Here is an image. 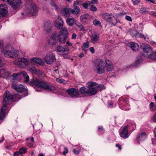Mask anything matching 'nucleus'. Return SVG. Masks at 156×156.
<instances>
[{
  "mask_svg": "<svg viewBox=\"0 0 156 156\" xmlns=\"http://www.w3.org/2000/svg\"><path fill=\"white\" fill-rule=\"evenodd\" d=\"M30 84L35 87V90L37 92L41 91L42 88L50 91L55 90V87L51 84L40 81L36 78H33L30 82Z\"/></svg>",
  "mask_w": 156,
  "mask_h": 156,
  "instance_id": "nucleus-1",
  "label": "nucleus"
},
{
  "mask_svg": "<svg viewBox=\"0 0 156 156\" xmlns=\"http://www.w3.org/2000/svg\"><path fill=\"white\" fill-rule=\"evenodd\" d=\"M13 96L9 91H6L4 95L3 105L0 110V120L3 119L6 115L7 105L10 103L13 99Z\"/></svg>",
  "mask_w": 156,
  "mask_h": 156,
  "instance_id": "nucleus-2",
  "label": "nucleus"
},
{
  "mask_svg": "<svg viewBox=\"0 0 156 156\" xmlns=\"http://www.w3.org/2000/svg\"><path fill=\"white\" fill-rule=\"evenodd\" d=\"M68 32L67 28L63 27L59 32L58 35V39L59 41L62 43H64L68 36Z\"/></svg>",
  "mask_w": 156,
  "mask_h": 156,
  "instance_id": "nucleus-3",
  "label": "nucleus"
},
{
  "mask_svg": "<svg viewBox=\"0 0 156 156\" xmlns=\"http://www.w3.org/2000/svg\"><path fill=\"white\" fill-rule=\"evenodd\" d=\"M14 63L20 67L24 68L29 64V61L27 58L22 57L16 59Z\"/></svg>",
  "mask_w": 156,
  "mask_h": 156,
  "instance_id": "nucleus-4",
  "label": "nucleus"
},
{
  "mask_svg": "<svg viewBox=\"0 0 156 156\" xmlns=\"http://www.w3.org/2000/svg\"><path fill=\"white\" fill-rule=\"evenodd\" d=\"M102 16L104 20L109 22L111 24L115 25L117 23L116 19L112 14L105 13L102 15Z\"/></svg>",
  "mask_w": 156,
  "mask_h": 156,
  "instance_id": "nucleus-5",
  "label": "nucleus"
},
{
  "mask_svg": "<svg viewBox=\"0 0 156 156\" xmlns=\"http://www.w3.org/2000/svg\"><path fill=\"white\" fill-rule=\"evenodd\" d=\"M3 54L4 56L10 58H16L18 56V52L15 49L12 50H5L2 51Z\"/></svg>",
  "mask_w": 156,
  "mask_h": 156,
  "instance_id": "nucleus-6",
  "label": "nucleus"
},
{
  "mask_svg": "<svg viewBox=\"0 0 156 156\" xmlns=\"http://www.w3.org/2000/svg\"><path fill=\"white\" fill-rule=\"evenodd\" d=\"M56 60L55 54L51 52L48 53L44 58L45 62L48 64H52Z\"/></svg>",
  "mask_w": 156,
  "mask_h": 156,
  "instance_id": "nucleus-7",
  "label": "nucleus"
},
{
  "mask_svg": "<svg viewBox=\"0 0 156 156\" xmlns=\"http://www.w3.org/2000/svg\"><path fill=\"white\" fill-rule=\"evenodd\" d=\"M6 2L15 9H17L21 5V0H2Z\"/></svg>",
  "mask_w": 156,
  "mask_h": 156,
  "instance_id": "nucleus-8",
  "label": "nucleus"
},
{
  "mask_svg": "<svg viewBox=\"0 0 156 156\" xmlns=\"http://www.w3.org/2000/svg\"><path fill=\"white\" fill-rule=\"evenodd\" d=\"M140 48L143 50L144 53L143 55L144 56H146L148 54H151L153 52L152 48L147 44H141Z\"/></svg>",
  "mask_w": 156,
  "mask_h": 156,
  "instance_id": "nucleus-9",
  "label": "nucleus"
},
{
  "mask_svg": "<svg viewBox=\"0 0 156 156\" xmlns=\"http://www.w3.org/2000/svg\"><path fill=\"white\" fill-rule=\"evenodd\" d=\"M97 62L98 65L96 67L97 73L99 74L104 73L105 72V67L104 62L101 60L99 59Z\"/></svg>",
  "mask_w": 156,
  "mask_h": 156,
  "instance_id": "nucleus-10",
  "label": "nucleus"
},
{
  "mask_svg": "<svg viewBox=\"0 0 156 156\" xmlns=\"http://www.w3.org/2000/svg\"><path fill=\"white\" fill-rule=\"evenodd\" d=\"M55 50L57 52L62 54H65L68 53L69 51V49L67 45L60 44L57 46Z\"/></svg>",
  "mask_w": 156,
  "mask_h": 156,
  "instance_id": "nucleus-11",
  "label": "nucleus"
},
{
  "mask_svg": "<svg viewBox=\"0 0 156 156\" xmlns=\"http://www.w3.org/2000/svg\"><path fill=\"white\" fill-rule=\"evenodd\" d=\"M12 87L15 90L19 92L26 91V87L23 85H18L16 83H13L12 84Z\"/></svg>",
  "mask_w": 156,
  "mask_h": 156,
  "instance_id": "nucleus-12",
  "label": "nucleus"
},
{
  "mask_svg": "<svg viewBox=\"0 0 156 156\" xmlns=\"http://www.w3.org/2000/svg\"><path fill=\"white\" fill-rule=\"evenodd\" d=\"M91 16L89 14L86 13L81 16L80 17V20L81 22L84 24H88L91 19Z\"/></svg>",
  "mask_w": 156,
  "mask_h": 156,
  "instance_id": "nucleus-13",
  "label": "nucleus"
},
{
  "mask_svg": "<svg viewBox=\"0 0 156 156\" xmlns=\"http://www.w3.org/2000/svg\"><path fill=\"white\" fill-rule=\"evenodd\" d=\"M37 7L33 4L30 6L29 9L27 10V12L31 16H34L37 15Z\"/></svg>",
  "mask_w": 156,
  "mask_h": 156,
  "instance_id": "nucleus-14",
  "label": "nucleus"
},
{
  "mask_svg": "<svg viewBox=\"0 0 156 156\" xmlns=\"http://www.w3.org/2000/svg\"><path fill=\"white\" fill-rule=\"evenodd\" d=\"M66 92L71 97L77 98L78 97V91L74 88H69L67 90Z\"/></svg>",
  "mask_w": 156,
  "mask_h": 156,
  "instance_id": "nucleus-15",
  "label": "nucleus"
},
{
  "mask_svg": "<svg viewBox=\"0 0 156 156\" xmlns=\"http://www.w3.org/2000/svg\"><path fill=\"white\" fill-rule=\"evenodd\" d=\"M8 8L5 5L1 4L0 5V18L5 16L8 13Z\"/></svg>",
  "mask_w": 156,
  "mask_h": 156,
  "instance_id": "nucleus-16",
  "label": "nucleus"
},
{
  "mask_svg": "<svg viewBox=\"0 0 156 156\" xmlns=\"http://www.w3.org/2000/svg\"><path fill=\"white\" fill-rule=\"evenodd\" d=\"M58 35L56 33L52 34L48 41V42L51 45H54L58 41Z\"/></svg>",
  "mask_w": 156,
  "mask_h": 156,
  "instance_id": "nucleus-17",
  "label": "nucleus"
},
{
  "mask_svg": "<svg viewBox=\"0 0 156 156\" xmlns=\"http://www.w3.org/2000/svg\"><path fill=\"white\" fill-rule=\"evenodd\" d=\"M63 21L62 18L60 17H58L55 20L54 23L55 27L58 29H61L63 26Z\"/></svg>",
  "mask_w": 156,
  "mask_h": 156,
  "instance_id": "nucleus-18",
  "label": "nucleus"
},
{
  "mask_svg": "<svg viewBox=\"0 0 156 156\" xmlns=\"http://www.w3.org/2000/svg\"><path fill=\"white\" fill-rule=\"evenodd\" d=\"M29 70L32 73H35L41 77H44L45 76V74L43 72L36 69L34 67H33L30 68Z\"/></svg>",
  "mask_w": 156,
  "mask_h": 156,
  "instance_id": "nucleus-19",
  "label": "nucleus"
},
{
  "mask_svg": "<svg viewBox=\"0 0 156 156\" xmlns=\"http://www.w3.org/2000/svg\"><path fill=\"white\" fill-rule=\"evenodd\" d=\"M128 126H125L123 128L122 131L120 133L121 137L124 139L127 138L129 136L128 130Z\"/></svg>",
  "mask_w": 156,
  "mask_h": 156,
  "instance_id": "nucleus-20",
  "label": "nucleus"
},
{
  "mask_svg": "<svg viewBox=\"0 0 156 156\" xmlns=\"http://www.w3.org/2000/svg\"><path fill=\"white\" fill-rule=\"evenodd\" d=\"M128 46L133 51H136L138 50L139 48L138 44L134 42H131L128 44Z\"/></svg>",
  "mask_w": 156,
  "mask_h": 156,
  "instance_id": "nucleus-21",
  "label": "nucleus"
},
{
  "mask_svg": "<svg viewBox=\"0 0 156 156\" xmlns=\"http://www.w3.org/2000/svg\"><path fill=\"white\" fill-rule=\"evenodd\" d=\"M99 34L95 33L92 35L91 37V41L94 44L97 43L99 41Z\"/></svg>",
  "mask_w": 156,
  "mask_h": 156,
  "instance_id": "nucleus-22",
  "label": "nucleus"
},
{
  "mask_svg": "<svg viewBox=\"0 0 156 156\" xmlns=\"http://www.w3.org/2000/svg\"><path fill=\"white\" fill-rule=\"evenodd\" d=\"M147 137V135L144 132L139 133L137 135L136 139L138 140H144Z\"/></svg>",
  "mask_w": 156,
  "mask_h": 156,
  "instance_id": "nucleus-23",
  "label": "nucleus"
},
{
  "mask_svg": "<svg viewBox=\"0 0 156 156\" xmlns=\"http://www.w3.org/2000/svg\"><path fill=\"white\" fill-rule=\"evenodd\" d=\"M30 61L33 64L37 63L41 66H43L44 65L42 60L38 58H32L30 59Z\"/></svg>",
  "mask_w": 156,
  "mask_h": 156,
  "instance_id": "nucleus-24",
  "label": "nucleus"
},
{
  "mask_svg": "<svg viewBox=\"0 0 156 156\" xmlns=\"http://www.w3.org/2000/svg\"><path fill=\"white\" fill-rule=\"evenodd\" d=\"M51 24L50 22H46L45 23L44 28V31L45 32L48 33L50 31L51 28Z\"/></svg>",
  "mask_w": 156,
  "mask_h": 156,
  "instance_id": "nucleus-25",
  "label": "nucleus"
},
{
  "mask_svg": "<svg viewBox=\"0 0 156 156\" xmlns=\"http://www.w3.org/2000/svg\"><path fill=\"white\" fill-rule=\"evenodd\" d=\"M98 91L97 88L94 87L89 88L88 90V95L89 96L96 94Z\"/></svg>",
  "mask_w": 156,
  "mask_h": 156,
  "instance_id": "nucleus-26",
  "label": "nucleus"
},
{
  "mask_svg": "<svg viewBox=\"0 0 156 156\" xmlns=\"http://www.w3.org/2000/svg\"><path fill=\"white\" fill-rule=\"evenodd\" d=\"M70 8L66 7L63 8L62 13L64 16L67 17L70 16Z\"/></svg>",
  "mask_w": 156,
  "mask_h": 156,
  "instance_id": "nucleus-27",
  "label": "nucleus"
},
{
  "mask_svg": "<svg viewBox=\"0 0 156 156\" xmlns=\"http://www.w3.org/2000/svg\"><path fill=\"white\" fill-rule=\"evenodd\" d=\"M76 20L73 18H68L66 19V22L69 26H72L74 24Z\"/></svg>",
  "mask_w": 156,
  "mask_h": 156,
  "instance_id": "nucleus-28",
  "label": "nucleus"
},
{
  "mask_svg": "<svg viewBox=\"0 0 156 156\" xmlns=\"http://www.w3.org/2000/svg\"><path fill=\"white\" fill-rule=\"evenodd\" d=\"M71 11L73 14L76 15L80 12V9L78 6H74V9L71 10Z\"/></svg>",
  "mask_w": 156,
  "mask_h": 156,
  "instance_id": "nucleus-29",
  "label": "nucleus"
},
{
  "mask_svg": "<svg viewBox=\"0 0 156 156\" xmlns=\"http://www.w3.org/2000/svg\"><path fill=\"white\" fill-rule=\"evenodd\" d=\"M2 75L4 76V77L7 78L10 75V73L7 69H2Z\"/></svg>",
  "mask_w": 156,
  "mask_h": 156,
  "instance_id": "nucleus-30",
  "label": "nucleus"
},
{
  "mask_svg": "<svg viewBox=\"0 0 156 156\" xmlns=\"http://www.w3.org/2000/svg\"><path fill=\"white\" fill-rule=\"evenodd\" d=\"M88 89H87L85 87H83L80 88V93L82 94H87L88 95Z\"/></svg>",
  "mask_w": 156,
  "mask_h": 156,
  "instance_id": "nucleus-31",
  "label": "nucleus"
},
{
  "mask_svg": "<svg viewBox=\"0 0 156 156\" xmlns=\"http://www.w3.org/2000/svg\"><path fill=\"white\" fill-rule=\"evenodd\" d=\"M21 75L23 76L24 78V81L26 82H28L29 80V76L27 74V73L24 72H21Z\"/></svg>",
  "mask_w": 156,
  "mask_h": 156,
  "instance_id": "nucleus-32",
  "label": "nucleus"
},
{
  "mask_svg": "<svg viewBox=\"0 0 156 156\" xmlns=\"http://www.w3.org/2000/svg\"><path fill=\"white\" fill-rule=\"evenodd\" d=\"M149 108L151 111H155L156 110V105H154V103L152 102L150 104Z\"/></svg>",
  "mask_w": 156,
  "mask_h": 156,
  "instance_id": "nucleus-33",
  "label": "nucleus"
},
{
  "mask_svg": "<svg viewBox=\"0 0 156 156\" xmlns=\"http://www.w3.org/2000/svg\"><path fill=\"white\" fill-rule=\"evenodd\" d=\"M148 57L149 58L153 60H156V55L155 53H154L153 52H152L151 54H150L148 55Z\"/></svg>",
  "mask_w": 156,
  "mask_h": 156,
  "instance_id": "nucleus-34",
  "label": "nucleus"
},
{
  "mask_svg": "<svg viewBox=\"0 0 156 156\" xmlns=\"http://www.w3.org/2000/svg\"><path fill=\"white\" fill-rule=\"evenodd\" d=\"M141 61V60L140 59V57H137L134 63L135 66L136 67H137Z\"/></svg>",
  "mask_w": 156,
  "mask_h": 156,
  "instance_id": "nucleus-35",
  "label": "nucleus"
},
{
  "mask_svg": "<svg viewBox=\"0 0 156 156\" xmlns=\"http://www.w3.org/2000/svg\"><path fill=\"white\" fill-rule=\"evenodd\" d=\"M20 75H21V72L14 73L12 75V80H15L18 78V76Z\"/></svg>",
  "mask_w": 156,
  "mask_h": 156,
  "instance_id": "nucleus-36",
  "label": "nucleus"
},
{
  "mask_svg": "<svg viewBox=\"0 0 156 156\" xmlns=\"http://www.w3.org/2000/svg\"><path fill=\"white\" fill-rule=\"evenodd\" d=\"M27 151V149L25 147H23L19 149V153L20 154H24Z\"/></svg>",
  "mask_w": 156,
  "mask_h": 156,
  "instance_id": "nucleus-37",
  "label": "nucleus"
},
{
  "mask_svg": "<svg viewBox=\"0 0 156 156\" xmlns=\"http://www.w3.org/2000/svg\"><path fill=\"white\" fill-rule=\"evenodd\" d=\"M90 1H87L85 3L82 4V6L85 9H87L88 6L90 5Z\"/></svg>",
  "mask_w": 156,
  "mask_h": 156,
  "instance_id": "nucleus-38",
  "label": "nucleus"
},
{
  "mask_svg": "<svg viewBox=\"0 0 156 156\" xmlns=\"http://www.w3.org/2000/svg\"><path fill=\"white\" fill-rule=\"evenodd\" d=\"M97 84L96 83L94 82H89L87 83L89 88L93 87L96 86Z\"/></svg>",
  "mask_w": 156,
  "mask_h": 156,
  "instance_id": "nucleus-39",
  "label": "nucleus"
},
{
  "mask_svg": "<svg viewBox=\"0 0 156 156\" xmlns=\"http://www.w3.org/2000/svg\"><path fill=\"white\" fill-rule=\"evenodd\" d=\"M93 24L95 26H100L101 23L100 21L98 20H94L93 21Z\"/></svg>",
  "mask_w": 156,
  "mask_h": 156,
  "instance_id": "nucleus-40",
  "label": "nucleus"
},
{
  "mask_svg": "<svg viewBox=\"0 0 156 156\" xmlns=\"http://www.w3.org/2000/svg\"><path fill=\"white\" fill-rule=\"evenodd\" d=\"M140 12L141 13H146L148 11L147 10L146 8L145 7H141L140 8Z\"/></svg>",
  "mask_w": 156,
  "mask_h": 156,
  "instance_id": "nucleus-41",
  "label": "nucleus"
},
{
  "mask_svg": "<svg viewBox=\"0 0 156 156\" xmlns=\"http://www.w3.org/2000/svg\"><path fill=\"white\" fill-rule=\"evenodd\" d=\"M89 47V43L87 42L83 44V49L84 50H86L85 49L88 48Z\"/></svg>",
  "mask_w": 156,
  "mask_h": 156,
  "instance_id": "nucleus-42",
  "label": "nucleus"
},
{
  "mask_svg": "<svg viewBox=\"0 0 156 156\" xmlns=\"http://www.w3.org/2000/svg\"><path fill=\"white\" fill-rule=\"evenodd\" d=\"M107 66V71L108 72L112 71L113 69V67L112 65H108Z\"/></svg>",
  "mask_w": 156,
  "mask_h": 156,
  "instance_id": "nucleus-43",
  "label": "nucleus"
},
{
  "mask_svg": "<svg viewBox=\"0 0 156 156\" xmlns=\"http://www.w3.org/2000/svg\"><path fill=\"white\" fill-rule=\"evenodd\" d=\"M137 36L139 37L140 38H144L145 40H146V37H147V36H144L143 34L139 33H137Z\"/></svg>",
  "mask_w": 156,
  "mask_h": 156,
  "instance_id": "nucleus-44",
  "label": "nucleus"
},
{
  "mask_svg": "<svg viewBox=\"0 0 156 156\" xmlns=\"http://www.w3.org/2000/svg\"><path fill=\"white\" fill-rule=\"evenodd\" d=\"M137 31L135 30H133L130 32L131 35L132 37L137 36Z\"/></svg>",
  "mask_w": 156,
  "mask_h": 156,
  "instance_id": "nucleus-45",
  "label": "nucleus"
},
{
  "mask_svg": "<svg viewBox=\"0 0 156 156\" xmlns=\"http://www.w3.org/2000/svg\"><path fill=\"white\" fill-rule=\"evenodd\" d=\"M90 10L92 11H95L97 10V8L93 5H91L90 7Z\"/></svg>",
  "mask_w": 156,
  "mask_h": 156,
  "instance_id": "nucleus-46",
  "label": "nucleus"
},
{
  "mask_svg": "<svg viewBox=\"0 0 156 156\" xmlns=\"http://www.w3.org/2000/svg\"><path fill=\"white\" fill-rule=\"evenodd\" d=\"M77 27L79 28L81 30L83 31H85V29L84 26L82 24H80V25H77Z\"/></svg>",
  "mask_w": 156,
  "mask_h": 156,
  "instance_id": "nucleus-47",
  "label": "nucleus"
},
{
  "mask_svg": "<svg viewBox=\"0 0 156 156\" xmlns=\"http://www.w3.org/2000/svg\"><path fill=\"white\" fill-rule=\"evenodd\" d=\"M51 4L55 9H58V6L57 5L56 3L52 2H51Z\"/></svg>",
  "mask_w": 156,
  "mask_h": 156,
  "instance_id": "nucleus-48",
  "label": "nucleus"
},
{
  "mask_svg": "<svg viewBox=\"0 0 156 156\" xmlns=\"http://www.w3.org/2000/svg\"><path fill=\"white\" fill-rule=\"evenodd\" d=\"M56 81L58 83H64V82L65 81V80H62L59 78H57L56 79Z\"/></svg>",
  "mask_w": 156,
  "mask_h": 156,
  "instance_id": "nucleus-49",
  "label": "nucleus"
},
{
  "mask_svg": "<svg viewBox=\"0 0 156 156\" xmlns=\"http://www.w3.org/2000/svg\"><path fill=\"white\" fill-rule=\"evenodd\" d=\"M64 151L63 152V154L64 155H66L68 152V149L66 147H64Z\"/></svg>",
  "mask_w": 156,
  "mask_h": 156,
  "instance_id": "nucleus-50",
  "label": "nucleus"
},
{
  "mask_svg": "<svg viewBox=\"0 0 156 156\" xmlns=\"http://www.w3.org/2000/svg\"><path fill=\"white\" fill-rule=\"evenodd\" d=\"M125 19L126 20H127L128 21L132 22V19L130 16L126 15L125 16Z\"/></svg>",
  "mask_w": 156,
  "mask_h": 156,
  "instance_id": "nucleus-51",
  "label": "nucleus"
},
{
  "mask_svg": "<svg viewBox=\"0 0 156 156\" xmlns=\"http://www.w3.org/2000/svg\"><path fill=\"white\" fill-rule=\"evenodd\" d=\"M132 1L134 5H138L140 2V0H132Z\"/></svg>",
  "mask_w": 156,
  "mask_h": 156,
  "instance_id": "nucleus-52",
  "label": "nucleus"
},
{
  "mask_svg": "<svg viewBox=\"0 0 156 156\" xmlns=\"http://www.w3.org/2000/svg\"><path fill=\"white\" fill-rule=\"evenodd\" d=\"M106 66H108V65H111V61L108 60H105Z\"/></svg>",
  "mask_w": 156,
  "mask_h": 156,
  "instance_id": "nucleus-53",
  "label": "nucleus"
},
{
  "mask_svg": "<svg viewBox=\"0 0 156 156\" xmlns=\"http://www.w3.org/2000/svg\"><path fill=\"white\" fill-rule=\"evenodd\" d=\"M77 37V35L75 33H73L72 34L71 38L72 39H75Z\"/></svg>",
  "mask_w": 156,
  "mask_h": 156,
  "instance_id": "nucleus-54",
  "label": "nucleus"
},
{
  "mask_svg": "<svg viewBox=\"0 0 156 156\" xmlns=\"http://www.w3.org/2000/svg\"><path fill=\"white\" fill-rule=\"evenodd\" d=\"M98 3V2L97 0H92L90 2V4H97Z\"/></svg>",
  "mask_w": 156,
  "mask_h": 156,
  "instance_id": "nucleus-55",
  "label": "nucleus"
},
{
  "mask_svg": "<svg viewBox=\"0 0 156 156\" xmlns=\"http://www.w3.org/2000/svg\"><path fill=\"white\" fill-rule=\"evenodd\" d=\"M80 2L78 1H76L74 2L73 3V7L74 6H77L76 5H79L80 4Z\"/></svg>",
  "mask_w": 156,
  "mask_h": 156,
  "instance_id": "nucleus-56",
  "label": "nucleus"
},
{
  "mask_svg": "<svg viewBox=\"0 0 156 156\" xmlns=\"http://www.w3.org/2000/svg\"><path fill=\"white\" fill-rule=\"evenodd\" d=\"M90 51L92 53H94L95 52L94 49L93 47H91L90 48Z\"/></svg>",
  "mask_w": 156,
  "mask_h": 156,
  "instance_id": "nucleus-57",
  "label": "nucleus"
},
{
  "mask_svg": "<svg viewBox=\"0 0 156 156\" xmlns=\"http://www.w3.org/2000/svg\"><path fill=\"white\" fill-rule=\"evenodd\" d=\"M108 105L109 106L110 108L112 107L113 106V102L112 101H110L109 102H108Z\"/></svg>",
  "mask_w": 156,
  "mask_h": 156,
  "instance_id": "nucleus-58",
  "label": "nucleus"
},
{
  "mask_svg": "<svg viewBox=\"0 0 156 156\" xmlns=\"http://www.w3.org/2000/svg\"><path fill=\"white\" fill-rule=\"evenodd\" d=\"M116 147H118L119 150H120L122 149L121 146L119 144H116Z\"/></svg>",
  "mask_w": 156,
  "mask_h": 156,
  "instance_id": "nucleus-59",
  "label": "nucleus"
},
{
  "mask_svg": "<svg viewBox=\"0 0 156 156\" xmlns=\"http://www.w3.org/2000/svg\"><path fill=\"white\" fill-rule=\"evenodd\" d=\"M153 122H156V113L153 116Z\"/></svg>",
  "mask_w": 156,
  "mask_h": 156,
  "instance_id": "nucleus-60",
  "label": "nucleus"
},
{
  "mask_svg": "<svg viewBox=\"0 0 156 156\" xmlns=\"http://www.w3.org/2000/svg\"><path fill=\"white\" fill-rule=\"evenodd\" d=\"M66 44L69 46H72L73 45V44L71 42H70L69 41H67L66 42Z\"/></svg>",
  "mask_w": 156,
  "mask_h": 156,
  "instance_id": "nucleus-61",
  "label": "nucleus"
},
{
  "mask_svg": "<svg viewBox=\"0 0 156 156\" xmlns=\"http://www.w3.org/2000/svg\"><path fill=\"white\" fill-rule=\"evenodd\" d=\"M98 88L101 87V90L104 89V86L103 85H100L97 86Z\"/></svg>",
  "mask_w": 156,
  "mask_h": 156,
  "instance_id": "nucleus-62",
  "label": "nucleus"
},
{
  "mask_svg": "<svg viewBox=\"0 0 156 156\" xmlns=\"http://www.w3.org/2000/svg\"><path fill=\"white\" fill-rule=\"evenodd\" d=\"M73 152L75 154H78L79 153V151L76 149H73Z\"/></svg>",
  "mask_w": 156,
  "mask_h": 156,
  "instance_id": "nucleus-63",
  "label": "nucleus"
},
{
  "mask_svg": "<svg viewBox=\"0 0 156 156\" xmlns=\"http://www.w3.org/2000/svg\"><path fill=\"white\" fill-rule=\"evenodd\" d=\"M19 153V152H15L14 154V156H18Z\"/></svg>",
  "mask_w": 156,
  "mask_h": 156,
  "instance_id": "nucleus-64",
  "label": "nucleus"
}]
</instances>
